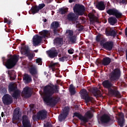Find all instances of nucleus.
Listing matches in <instances>:
<instances>
[{
  "label": "nucleus",
  "mask_w": 127,
  "mask_h": 127,
  "mask_svg": "<svg viewBox=\"0 0 127 127\" xmlns=\"http://www.w3.org/2000/svg\"><path fill=\"white\" fill-rule=\"evenodd\" d=\"M59 93V86L53 85V86L48 84L45 86L43 89V101L47 105L50 107H55L59 102L60 97H52L54 94Z\"/></svg>",
  "instance_id": "obj_1"
},
{
  "label": "nucleus",
  "mask_w": 127,
  "mask_h": 127,
  "mask_svg": "<svg viewBox=\"0 0 127 127\" xmlns=\"http://www.w3.org/2000/svg\"><path fill=\"white\" fill-rule=\"evenodd\" d=\"M113 82L106 80L103 81L102 85L105 89H108V93L111 96H115L118 98H121V93L118 90V87L113 86Z\"/></svg>",
  "instance_id": "obj_2"
},
{
  "label": "nucleus",
  "mask_w": 127,
  "mask_h": 127,
  "mask_svg": "<svg viewBox=\"0 0 127 127\" xmlns=\"http://www.w3.org/2000/svg\"><path fill=\"white\" fill-rule=\"evenodd\" d=\"M19 56L14 54L13 56L8 59L6 63H5V66L7 69H12L15 65H16V63L18 62V60H19Z\"/></svg>",
  "instance_id": "obj_3"
},
{
  "label": "nucleus",
  "mask_w": 127,
  "mask_h": 127,
  "mask_svg": "<svg viewBox=\"0 0 127 127\" xmlns=\"http://www.w3.org/2000/svg\"><path fill=\"white\" fill-rule=\"evenodd\" d=\"M122 72H121V69L117 68L113 70L109 75V80L112 83H116L120 80L121 78Z\"/></svg>",
  "instance_id": "obj_4"
},
{
  "label": "nucleus",
  "mask_w": 127,
  "mask_h": 127,
  "mask_svg": "<svg viewBox=\"0 0 127 127\" xmlns=\"http://www.w3.org/2000/svg\"><path fill=\"white\" fill-rule=\"evenodd\" d=\"M85 115L87 118L83 116V115L78 112H75L73 113V118H74V117L78 118L79 120H80V121H82L85 125V124H86V123H88V122H89V119L90 120L93 118V114H91V112L90 111H87Z\"/></svg>",
  "instance_id": "obj_5"
},
{
  "label": "nucleus",
  "mask_w": 127,
  "mask_h": 127,
  "mask_svg": "<svg viewBox=\"0 0 127 127\" xmlns=\"http://www.w3.org/2000/svg\"><path fill=\"white\" fill-rule=\"evenodd\" d=\"M99 120L101 125H104V126L112 125L113 123V118L111 117V116L106 114L101 116Z\"/></svg>",
  "instance_id": "obj_6"
},
{
  "label": "nucleus",
  "mask_w": 127,
  "mask_h": 127,
  "mask_svg": "<svg viewBox=\"0 0 127 127\" xmlns=\"http://www.w3.org/2000/svg\"><path fill=\"white\" fill-rule=\"evenodd\" d=\"M81 95V98L82 100H84L86 104L90 103V102H93V98L89 95V93L85 89H82L80 91Z\"/></svg>",
  "instance_id": "obj_7"
},
{
  "label": "nucleus",
  "mask_w": 127,
  "mask_h": 127,
  "mask_svg": "<svg viewBox=\"0 0 127 127\" xmlns=\"http://www.w3.org/2000/svg\"><path fill=\"white\" fill-rule=\"evenodd\" d=\"M73 11L77 14V15H83L85 12V6L79 4H76L73 8Z\"/></svg>",
  "instance_id": "obj_8"
},
{
  "label": "nucleus",
  "mask_w": 127,
  "mask_h": 127,
  "mask_svg": "<svg viewBox=\"0 0 127 127\" xmlns=\"http://www.w3.org/2000/svg\"><path fill=\"white\" fill-rule=\"evenodd\" d=\"M2 101L3 104L5 106H9V105H11L13 102V99L11 96H10L8 94H6L4 95V96L2 98Z\"/></svg>",
  "instance_id": "obj_9"
},
{
  "label": "nucleus",
  "mask_w": 127,
  "mask_h": 127,
  "mask_svg": "<svg viewBox=\"0 0 127 127\" xmlns=\"http://www.w3.org/2000/svg\"><path fill=\"white\" fill-rule=\"evenodd\" d=\"M106 12L108 14H109V15H113L118 19L122 18V16L123 15V14L120 12V11L116 8L109 9L107 10Z\"/></svg>",
  "instance_id": "obj_10"
},
{
  "label": "nucleus",
  "mask_w": 127,
  "mask_h": 127,
  "mask_svg": "<svg viewBox=\"0 0 127 127\" xmlns=\"http://www.w3.org/2000/svg\"><path fill=\"white\" fill-rule=\"evenodd\" d=\"M105 34L106 36H112L116 37L118 34V32L114 27H108L105 29Z\"/></svg>",
  "instance_id": "obj_11"
},
{
  "label": "nucleus",
  "mask_w": 127,
  "mask_h": 127,
  "mask_svg": "<svg viewBox=\"0 0 127 127\" xmlns=\"http://www.w3.org/2000/svg\"><path fill=\"white\" fill-rule=\"evenodd\" d=\"M69 108L66 107H64L63 113L60 114L58 117L59 122H63V121H64L65 119H66V118H67L68 116V115H69Z\"/></svg>",
  "instance_id": "obj_12"
},
{
  "label": "nucleus",
  "mask_w": 127,
  "mask_h": 127,
  "mask_svg": "<svg viewBox=\"0 0 127 127\" xmlns=\"http://www.w3.org/2000/svg\"><path fill=\"white\" fill-rule=\"evenodd\" d=\"M103 48L104 49H105V50H107V51H111L114 48V42L109 41L104 43L103 45Z\"/></svg>",
  "instance_id": "obj_13"
},
{
  "label": "nucleus",
  "mask_w": 127,
  "mask_h": 127,
  "mask_svg": "<svg viewBox=\"0 0 127 127\" xmlns=\"http://www.w3.org/2000/svg\"><path fill=\"white\" fill-rule=\"evenodd\" d=\"M22 96L25 98H30L31 97V89L28 86H26L23 88L22 91Z\"/></svg>",
  "instance_id": "obj_14"
},
{
  "label": "nucleus",
  "mask_w": 127,
  "mask_h": 127,
  "mask_svg": "<svg viewBox=\"0 0 127 127\" xmlns=\"http://www.w3.org/2000/svg\"><path fill=\"white\" fill-rule=\"evenodd\" d=\"M21 113H20V108H16L14 109L13 115V121H17L20 119Z\"/></svg>",
  "instance_id": "obj_15"
},
{
  "label": "nucleus",
  "mask_w": 127,
  "mask_h": 127,
  "mask_svg": "<svg viewBox=\"0 0 127 127\" xmlns=\"http://www.w3.org/2000/svg\"><path fill=\"white\" fill-rule=\"evenodd\" d=\"M37 114H38V118L42 121L47 118L48 112L46 110H41Z\"/></svg>",
  "instance_id": "obj_16"
},
{
  "label": "nucleus",
  "mask_w": 127,
  "mask_h": 127,
  "mask_svg": "<svg viewBox=\"0 0 127 127\" xmlns=\"http://www.w3.org/2000/svg\"><path fill=\"white\" fill-rule=\"evenodd\" d=\"M42 41V37L38 35H35L33 38V42L34 46H37L39 44L41 43Z\"/></svg>",
  "instance_id": "obj_17"
},
{
  "label": "nucleus",
  "mask_w": 127,
  "mask_h": 127,
  "mask_svg": "<svg viewBox=\"0 0 127 127\" xmlns=\"http://www.w3.org/2000/svg\"><path fill=\"white\" fill-rule=\"evenodd\" d=\"M48 57L50 58H55L58 56V52L56 50H50L47 51Z\"/></svg>",
  "instance_id": "obj_18"
},
{
  "label": "nucleus",
  "mask_w": 127,
  "mask_h": 127,
  "mask_svg": "<svg viewBox=\"0 0 127 127\" xmlns=\"http://www.w3.org/2000/svg\"><path fill=\"white\" fill-rule=\"evenodd\" d=\"M67 19L68 21H71V22H76L78 17L74 13H69L67 16Z\"/></svg>",
  "instance_id": "obj_19"
},
{
  "label": "nucleus",
  "mask_w": 127,
  "mask_h": 127,
  "mask_svg": "<svg viewBox=\"0 0 127 127\" xmlns=\"http://www.w3.org/2000/svg\"><path fill=\"white\" fill-rule=\"evenodd\" d=\"M88 17L91 24H94L95 22H99V18L94 14H89Z\"/></svg>",
  "instance_id": "obj_20"
},
{
  "label": "nucleus",
  "mask_w": 127,
  "mask_h": 127,
  "mask_svg": "<svg viewBox=\"0 0 127 127\" xmlns=\"http://www.w3.org/2000/svg\"><path fill=\"white\" fill-rule=\"evenodd\" d=\"M40 35H41V37L43 38H48L49 36H50V31L47 30H43L41 32H39Z\"/></svg>",
  "instance_id": "obj_21"
},
{
  "label": "nucleus",
  "mask_w": 127,
  "mask_h": 127,
  "mask_svg": "<svg viewBox=\"0 0 127 127\" xmlns=\"http://www.w3.org/2000/svg\"><path fill=\"white\" fill-rule=\"evenodd\" d=\"M96 7L99 10H105L106 9V5L104 1H100L96 4Z\"/></svg>",
  "instance_id": "obj_22"
},
{
  "label": "nucleus",
  "mask_w": 127,
  "mask_h": 127,
  "mask_svg": "<svg viewBox=\"0 0 127 127\" xmlns=\"http://www.w3.org/2000/svg\"><path fill=\"white\" fill-rule=\"evenodd\" d=\"M21 52L22 54L24 55H27L28 53H30V50H29V47L28 46H24L21 47Z\"/></svg>",
  "instance_id": "obj_23"
},
{
  "label": "nucleus",
  "mask_w": 127,
  "mask_h": 127,
  "mask_svg": "<svg viewBox=\"0 0 127 127\" xmlns=\"http://www.w3.org/2000/svg\"><path fill=\"white\" fill-rule=\"evenodd\" d=\"M111 62H112V60L111 58L109 57H105L103 59L101 62V64L103 65V66H108L110 64Z\"/></svg>",
  "instance_id": "obj_24"
},
{
  "label": "nucleus",
  "mask_w": 127,
  "mask_h": 127,
  "mask_svg": "<svg viewBox=\"0 0 127 127\" xmlns=\"http://www.w3.org/2000/svg\"><path fill=\"white\" fill-rule=\"evenodd\" d=\"M21 94V91H20V90H19V89H17L14 91H13V93L12 94V98H13V99L17 100V99H19L20 97Z\"/></svg>",
  "instance_id": "obj_25"
},
{
  "label": "nucleus",
  "mask_w": 127,
  "mask_h": 127,
  "mask_svg": "<svg viewBox=\"0 0 127 127\" xmlns=\"http://www.w3.org/2000/svg\"><path fill=\"white\" fill-rule=\"evenodd\" d=\"M38 12H39V9H38L37 5L33 6L29 11L30 14H31V13L32 14H35V13H38Z\"/></svg>",
  "instance_id": "obj_26"
},
{
  "label": "nucleus",
  "mask_w": 127,
  "mask_h": 127,
  "mask_svg": "<svg viewBox=\"0 0 127 127\" xmlns=\"http://www.w3.org/2000/svg\"><path fill=\"white\" fill-rule=\"evenodd\" d=\"M17 89V86L15 85L13 83H10L8 86V90L9 93L14 92Z\"/></svg>",
  "instance_id": "obj_27"
},
{
  "label": "nucleus",
  "mask_w": 127,
  "mask_h": 127,
  "mask_svg": "<svg viewBox=\"0 0 127 127\" xmlns=\"http://www.w3.org/2000/svg\"><path fill=\"white\" fill-rule=\"evenodd\" d=\"M118 120L119 126H120V127H124V124H125V116H124V115L121 114Z\"/></svg>",
  "instance_id": "obj_28"
},
{
  "label": "nucleus",
  "mask_w": 127,
  "mask_h": 127,
  "mask_svg": "<svg viewBox=\"0 0 127 127\" xmlns=\"http://www.w3.org/2000/svg\"><path fill=\"white\" fill-rule=\"evenodd\" d=\"M108 22L111 25H115L118 22L117 18L114 16H111L108 18Z\"/></svg>",
  "instance_id": "obj_29"
},
{
  "label": "nucleus",
  "mask_w": 127,
  "mask_h": 127,
  "mask_svg": "<svg viewBox=\"0 0 127 127\" xmlns=\"http://www.w3.org/2000/svg\"><path fill=\"white\" fill-rule=\"evenodd\" d=\"M29 72L32 76H34V75H37V69L33 65H32L29 69Z\"/></svg>",
  "instance_id": "obj_30"
},
{
  "label": "nucleus",
  "mask_w": 127,
  "mask_h": 127,
  "mask_svg": "<svg viewBox=\"0 0 127 127\" xmlns=\"http://www.w3.org/2000/svg\"><path fill=\"white\" fill-rule=\"evenodd\" d=\"M55 44H56L57 46L62 45L63 44V39L62 38L57 37L54 40Z\"/></svg>",
  "instance_id": "obj_31"
},
{
  "label": "nucleus",
  "mask_w": 127,
  "mask_h": 127,
  "mask_svg": "<svg viewBox=\"0 0 127 127\" xmlns=\"http://www.w3.org/2000/svg\"><path fill=\"white\" fill-rule=\"evenodd\" d=\"M68 12V8L62 7L60 8L58 10V13H60V14H66Z\"/></svg>",
  "instance_id": "obj_32"
},
{
  "label": "nucleus",
  "mask_w": 127,
  "mask_h": 127,
  "mask_svg": "<svg viewBox=\"0 0 127 127\" xmlns=\"http://www.w3.org/2000/svg\"><path fill=\"white\" fill-rule=\"evenodd\" d=\"M23 80L24 81H25V82L27 83H30L31 81H32L31 77L30 76V75H28V74H25L24 75Z\"/></svg>",
  "instance_id": "obj_33"
},
{
  "label": "nucleus",
  "mask_w": 127,
  "mask_h": 127,
  "mask_svg": "<svg viewBox=\"0 0 127 127\" xmlns=\"http://www.w3.org/2000/svg\"><path fill=\"white\" fill-rule=\"evenodd\" d=\"M69 91L70 96H74L76 94V88L74 87L73 84H70L69 87Z\"/></svg>",
  "instance_id": "obj_34"
},
{
  "label": "nucleus",
  "mask_w": 127,
  "mask_h": 127,
  "mask_svg": "<svg viewBox=\"0 0 127 127\" xmlns=\"http://www.w3.org/2000/svg\"><path fill=\"white\" fill-rule=\"evenodd\" d=\"M51 27H52V28H58V27H60L59 22L54 21L51 24Z\"/></svg>",
  "instance_id": "obj_35"
},
{
  "label": "nucleus",
  "mask_w": 127,
  "mask_h": 127,
  "mask_svg": "<svg viewBox=\"0 0 127 127\" xmlns=\"http://www.w3.org/2000/svg\"><path fill=\"white\" fill-rule=\"evenodd\" d=\"M77 39L76 38V36H72L71 37H69V41L72 43H76V41Z\"/></svg>",
  "instance_id": "obj_36"
},
{
  "label": "nucleus",
  "mask_w": 127,
  "mask_h": 127,
  "mask_svg": "<svg viewBox=\"0 0 127 127\" xmlns=\"http://www.w3.org/2000/svg\"><path fill=\"white\" fill-rule=\"evenodd\" d=\"M26 55L27 57H28V59H29V60H30V61H32V59L33 58H34V55H33V54L29 53L28 54H27Z\"/></svg>",
  "instance_id": "obj_37"
},
{
  "label": "nucleus",
  "mask_w": 127,
  "mask_h": 127,
  "mask_svg": "<svg viewBox=\"0 0 127 127\" xmlns=\"http://www.w3.org/2000/svg\"><path fill=\"white\" fill-rule=\"evenodd\" d=\"M60 61L61 62H64V61H68V57L67 56H64L62 57V58L59 59Z\"/></svg>",
  "instance_id": "obj_38"
},
{
  "label": "nucleus",
  "mask_w": 127,
  "mask_h": 127,
  "mask_svg": "<svg viewBox=\"0 0 127 127\" xmlns=\"http://www.w3.org/2000/svg\"><path fill=\"white\" fill-rule=\"evenodd\" d=\"M117 2L120 4H127V2L126 0H116Z\"/></svg>",
  "instance_id": "obj_39"
},
{
  "label": "nucleus",
  "mask_w": 127,
  "mask_h": 127,
  "mask_svg": "<svg viewBox=\"0 0 127 127\" xmlns=\"http://www.w3.org/2000/svg\"><path fill=\"white\" fill-rule=\"evenodd\" d=\"M58 65H59V64H58V63H53V64H51L50 65L49 67L50 68H51L52 69V70H53V69H54V68L56 66H58Z\"/></svg>",
  "instance_id": "obj_40"
},
{
  "label": "nucleus",
  "mask_w": 127,
  "mask_h": 127,
  "mask_svg": "<svg viewBox=\"0 0 127 127\" xmlns=\"http://www.w3.org/2000/svg\"><path fill=\"white\" fill-rule=\"evenodd\" d=\"M32 119L34 121V122H37V121L40 120V119H38V114L37 115H34L32 117Z\"/></svg>",
  "instance_id": "obj_41"
},
{
  "label": "nucleus",
  "mask_w": 127,
  "mask_h": 127,
  "mask_svg": "<svg viewBox=\"0 0 127 127\" xmlns=\"http://www.w3.org/2000/svg\"><path fill=\"white\" fill-rule=\"evenodd\" d=\"M8 74L9 75V77L10 80H15V78H16V75H13V76H12V74H10L9 71H8Z\"/></svg>",
  "instance_id": "obj_42"
},
{
  "label": "nucleus",
  "mask_w": 127,
  "mask_h": 127,
  "mask_svg": "<svg viewBox=\"0 0 127 127\" xmlns=\"http://www.w3.org/2000/svg\"><path fill=\"white\" fill-rule=\"evenodd\" d=\"M44 7H45V3L39 4V5H38V8L39 10L42 9V8H43Z\"/></svg>",
  "instance_id": "obj_43"
},
{
  "label": "nucleus",
  "mask_w": 127,
  "mask_h": 127,
  "mask_svg": "<svg viewBox=\"0 0 127 127\" xmlns=\"http://www.w3.org/2000/svg\"><path fill=\"white\" fill-rule=\"evenodd\" d=\"M66 33H68L69 36H73V34H74V32L70 30H67L66 31Z\"/></svg>",
  "instance_id": "obj_44"
},
{
  "label": "nucleus",
  "mask_w": 127,
  "mask_h": 127,
  "mask_svg": "<svg viewBox=\"0 0 127 127\" xmlns=\"http://www.w3.org/2000/svg\"><path fill=\"white\" fill-rule=\"evenodd\" d=\"M36 62V63L40 64V65H41L42 64V59H41V58L37 59Z\"/></svg>",
  "instance_id": "obj_45"
},
{
  "label": "nucleus",
  "mask_w": 127,
  "mask_h": 127,
  "mask_svg": "<svg viewBox=\"0 0 127 127\" xmlns=\"http://www.w3.org/2000/svg\"><path fill=\"white\" fill-rule=\"evenodd\" d=\"M54 35H59V34L58 33V29L57 28H53Z\"/></svg>",
  "instance_id": "obj_46"
},
{
  "label": "nucleus",
  "mask_w": 127,
  "mask_h": 127,
  "mask_svg": "<svg viewBox=\"0 0 127 127\" xmlns=\"http://www.w3.org/2000/svg\"><path fill=\"white\" fill-rule=\"evenodd\" d=\"M96 40L97 42H100V41H101V36L100 35L96 36Z\"/></svg>",
  "instance_id": "obj_47"
},
{
  "label": "nucleus",
  "mask_w": 127,
  "mask_h": 127,
  "mask_svg": "<svg viewBox=\"0 0 127 127\" xmlns=\"http://www.w3.org/2000/svg\"><path fill=\"white\" fill-rule=\"evenodd\" d=\"M67 52L69 54H73V53H74V50L72 48H70L68 50Z\"/></svg>",
  "instance_id": "obj_48"
},
{
  "label": "nucleus",
  "mask_w": 127,
  "mask_h": 127,
  "mask_svg": "<svg viewBox=\"0 0 127 127\" xmlns=\"http://www.w3.org/2000/svg\"><path fill=\"white\" fill-rule=\"evenodd\" d=\"M29 106L30 108V111H34L35 105L34 104H30Z\"/></svg>",
  "instance_id": "obj_49"
},
{
  "label": "nucleus",
  "mask_w": 127,
  "mask_h": 127,
  "mask_svg": "<svg viewBox=\"0 0 127 127\" xmlns=\"http://www.w3.org/2000/svg\"><path fill=\"white\" fill-rule=\"evenodd\" d=\"M95 64H96L97 65H98L99 64H102V61L97 60L95 62Z\"/></svg>",
  "instance_id": "obj_50"
},
{
  "label": "nucleus",
  "mask_w": 127,
  "mask_h": 127,
  "mask_svg": "<svg viewBox=\"0 0 127 127\" xmlns=\"http://www.w3.org/2000/svg\"><path fill=\"white\" fill-rule=\"evenodd\" d=\"M2 93H3L4 94L6 93V92H7L6 88H3L2 89Z\"/></svg>",
  "instance_id": "obj_51"
},
{
  "label": "nucleus",
  "mask_w": 127,
  "mask_h": 127,
  "mask_svg": "<svg viewBox=\"0 0 127 127\" xmlns=\"http://www.w3.org/2000/svg\"><path fill=\"white\" fill-rule=\"evenodd\" d=\"M8 21V20L7 19V18H6L5 17L4 18V23H6Z\"/></svg>",
  "instance_id": "obj_52"
},
{
  "label": "nucleus",
  "mask_w": 127,
  "mask_h": 127,
  "mask_svg": "<svg viewBox=\"0 0 127 127\" xmlns=\"http://www.w3.org/2000/svg\"><path fill=\"white\" fill-rule=\"evenodd\" d=\"M68 1L70 3H71V2H75V1H76V0H69Z\"/></svg>",
  "instance_id": "obj_53"
},
{
  "label": "nucleus",
  "mask_w": 127,
  "mask_h": 127,
  "mask_svg": "<svg viewBox=\"0 0 127 127\" xmlns=\"http://www.w3.org/2000/svg\"><path fill=\"white\" fill-rule=\"evenodd\" d=\"M100 44L103 46V44H105V43H104V40H102L100 41Z\"/></svg>",
  "instance_id": "obj_54"
},
{
  "label": "nucleus",
  "mask_w": 127,
  "mask_h": 127,
  "mask_svg": "<svg viewBox=\"0 0 127 127\" xmlns=\"http://www.w3.org/2000/svg\"><path fill=\"white\" fill-rule=\"evenodd\" d=\"M2 59L3 64V65H4V61L5 60V58L2 57Z\"/></svg>",
  "instance_id": "obj_55"
},
{
  "label": "nucleus",
  "mask_w": 127,
  "mask_h": 127,
  "mask_svg": "<svg viewBox=\"0 0 127 127\" xmlns=\"http://www.w3.org/2000/svg\"><path fill=\"white\" fill-rule=\"evenodd\" d=\"M32 76H33V79H37V78H38V76H37V75H36V74H35L34 75H32Z\"/></svg>",
  "instance_id": "obj_56"
},
{
  "label": "nucleus",
  "mask_w": 127,
  "mask_h": 127,
  "mask_svg": "<svg viewBox=\"0 0 127 127\" xmlns=\"http://www.w3.org/2000/svg\"><path fill=\"white\" fill-rule=\"evenodd\" d=\"M125 35L127 37V27L125 29Z\"/></svg>",
  "instance_id": "obj_57"
},
{
  "label": "nucleus",
  "mask_w": 127,
  "mask_h": 127,
  "mask_svg": "<svg viewBox=\"0 0 127 127\" xmlns=\"http://www.w3.org/2000/svg\"><path fill=\"white\" fill-rule=\"evenodd\" d=\"M94 94H95V97L96 96H98V92H97V91H94Z\"/></svg>",
  "instance_id": "obj_58"
},
{
  "label": "nucleus",
  "mask_w": 127,
  "mask_h": 127,
  "mask_svg": "<svg viewBox=\"0 0 127 127\" xmlns=\"http://www.w3.org/2000/svg\"><path fill=\"white\" fill-rule=\"evenodd\" d=\"M53 1V0H49V1L47 2V3H50Z\"/></svg>",
  "instance_id": "obj_59"
},
{
  "label": "nucleus",
  "mask_w": 127,
  "mask_h": 127,
  "mask_svg": "<svg viewBox=\"0 0 127 127\" xmlns=\"http://www.w3.org/2000/svg\"><path fill=\"white\" fill-rule=\"evenodd\" d=\"M1 117H2V118H3V117H4V114L3 112H1Z\"/></svg>",
  "instance_id": "obj_60"
},
{
  "label": "nucleus",
  "mask_w": 127,
  "mask_h": 127,
  "mask_svg": "<svg viewBox=\"0 0 127 127\" xmlns=\"http://www.w3.org/2000/svg\"><path fill=\"white\" fill-rule=\"evenodd\" d=\"M6 23H7V24H9H9H10L11 22H10V21L8 20L7 22Z\"/></svg>",
  "instance_id": "obj_61"
},
{
  "label": "nucleus",
  "mask_w": 127,
  "mask_h": 127,
  "mask_svg": "<svg viewBox=\"0 0 127 127\" xmlns=\"http://www.w3.org/2000/svg\"><path fill=\"white\" fill-rule=\"evenodd\" d=\"M34 52H35L36 53H37V52H38V50H35L34 51Z\"/></svg>",
  "instance_id": "obj_62"
},
{
  "label": "nucleus",
  "mask_w": 127,
  "mask_h": 127,
  "mask_svg": "<svg viewBox=\"0 0 127 127\" xmlns=\"http://www.w3.org/2000/svg\"><path fill=\"white\" fill-rule=\"evenodd\" d=\"M44 22H46V21H47V19L46 18L44 19Z\"/></svg>",
  "instance_id": "obj_63"
},
{
  "label": "nucleus",
  "mask_w": 127,
  "mask_h": 127,
  "mask_svg": "<svg viewBox=\"0 0 127 127\" xmlns=\"http://www.w3.org/2000/svg\"><path fill=\"white\" fill-rule=\"evenodd\" d=\"M22 46H24L25 45V44L24 43H23L22 44H21Z\"/></svg>",
  "instance_id": "obj_64"
}]
</instances>
